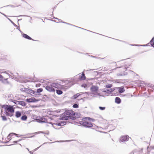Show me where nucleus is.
<instances>
[{
  "label": "nucleus",
  "mask_w": 154,
  "mask_h": 154,
  "mask_svg": "<svg viewBox=\"0 0 154 154\" xmlns=\"http://www.w3.org/2000/svg\"><path fill=\"white\" fill-rule=\"evenodd\" d=\"M151 151L152 152H154V146L152 147Z\"/></svg>",
  "instance_id": "nucleus-29"
},
{
  "label": "nucleus",
  "mask_w": 154,
  "mask_h": 154,
  "mask_svg": "<svg viewBox=\"0 0 154 154\" xmlns=\"http://www.w3.org/2000/svg\"><path fill=\"white\" fill-rule=\"evenodd\" d=\"M21 115V113L19 111H17L15 112V116L17 118L20 117Z\"/></svg>",
  "instance_id": "nucleus-14"
},
{
  "label": "nucleus",
  "mask_w": 154,
  "mask_h": 154,
  "mask_svg": "<svg viewBox=\"0 0 154 154\" xmlns=\"http://www.w3.org/2000/svg\"><path fill=\"white\" fill-rule=\"evenodd\" d=\"M73 107L74 108H77L78 107V105L76 104H75L73 105Z\"/></svg>",
  "instance_id": "nucleus-24"
},
{
  "label": "nucleus",
  "mask_w": 154,
  "mask_h": 154,
  "mask_svg": "<svg viewBox=\"0 0 154 154\" xmlns=\"http://www.w3.org/2000/svg\"><path fill=\"white\" fill-rule=\"evenodd\" d=\"M134 152L133 151L131 152L129 154H134Z\"/></svg>",
  "instance_id": "nucleus-31"
},
{
  "label": "nucleus",
  "mask_w": 154,
  "mask_h": 154,
  "mask_svg": "<svg viewBox=\"0 0 154 154\" xmlns=\"http://www.w3.org/2000/svg\"><path fill=\"white\" fill-rule=\"evenodd\" d=\"M112 86V84H107L106 86V87L107 88H110Z\"/></svg>",
  "instance_id": "nucleus-23"
},
{
  "label": "nucleus",
  "mask_w": 154,
  "mask_h": 154,
  "mask_svg": "<svg viewBox=\"0 0 154 154\" xmlns=\"http://www.w3.org/2000/svg\"><path fill=\"white\" fill-rule=\"evenodd\" d=\"M75 115L74 112L72 110H66L62 114V119L67 120L69 119H72L74 117Z\"/></svg>",
  "instance_id": "nucleus-2"
},
{
  "label": "nucleus",
  "mask_w": 154,
  "mask_h": 154,
  "mask_svg": "<svg viewBox=\"0 0 154 154\" xmlns=\"http://www.w3.org/2000/svg\"><path fill=\"white\" fill-rule=\"evenodd\" d=\"M98 89V87L95 86H93L91 88V90L93 93L97 92Z\"/></svg>",
  "instance_id": "nucleus-9"
},
{
  "label": "nucleus",
  "mask_w": 154,
  "mask_h": 154,
  "mask_svg": "<svg viewBox=\"0 0 154 154\" xmlns=\"http://www.w3.org/2000/svg\"><path fill=\"white\" fill-rule=\"evenodd\" d=\"M38 100H36L34 98L27 99L26 101L28 103L35 102L38 101Z\"/></svg>",
  "instance_id": "nucleus-8"
},
{
  "label": "nucleus",
  "mask_w": 154,
  "mask_h": 154,
  "mask_svg": "<svg viewBox=\"0 0 154 154\" xmlns=\"http://www.w3.org/2000/svg\"><path fill=\"white\" fill-rule=\"evenodd\" d=\"M99 108L101 110H103L105 108V107H102L100 106L99 107Z\"/></svg>",
  "instance_id": "nucleus-26"
},
{
  "label": "nucleus",
  "mask_w": 154,
  "mask_h": 154,
  "mask_svg": "<svg viewBox=\"0 0 154 154\" xmlns=\"http://www.w3.org/2000/svg\"><path fill=\"white\" fill-rule=\"evenodd\" d=\"M21 119L23 120H26L27 119V117L26 115H25L22 116Z\"/></svg>",
  "instance_id": "nucleus-18"
},
{
  "label": "nucleus",
  "mask_w": 154,
  "mask_h": 154,
  "mask_svg": "<svg viewBox=\"0 0 154 154\" xmlns=\"http://www.w3.org/2000/svg\"><path fill=\"white\" fill-rule=\"evenodd\" d=\"M17 137V134L14 133H10L7 137V139L8 140H10L14 138L15 136Z\"/></svg>",
  "instance_id": "nucleus-6"
},
{
  "label": "nucleus",
  "mask_w": 154,
  "mask_h": 154,
  "mask_svg": "<svg viewBox=\"0 0 154 154\" xmlns=\"http://www.w3.org/2000/svg\"><path fill=\"white\" fill-rule=\"evenodd\" d=\"M52 86L54 87L58 88V89H62L63 88V86L60 85L58 83H53L52 84Z\"/></svg>",
  "instance_id": "nucleus-7"
},
{
  "label": "nucleus",
  "mask_w": 154,
  "mask_h": 154,
  "mask_svg": "<svg viewBox=\"0 0 154 154\" xmlns=\"http://www.w3.org/2000/svg\"><path fill=\"white\" fill-rule=\"evenodd\" d=\"M2 78H3V76L2 75H0V79Z\"/></svg>",
  "instance_id": "nucleus-34"
},
{
  "label": "nucleus",
  "mask_w": 154,
  "mask_h": 154,
  "mask_svg": "<svg viewBox=\"0 0 154 154\" xmlns=\"http://www.w3.org/2000/svg\"><path fill=\"white\" fill-rule=\"evenodd\" d=\"M82 87H84L85 88L87 87V85L86 84H83L82 85Z\"/></svg>",
  "instance_id": "nucleus-28"
},
{
  "label": "nucleus",
  "mask_w": 154,
  "mask_h": 154,
  "mask_svg": "<svg viewBox=\"0 0 154 154\" xmlns=\"http://www.w3.org/2000/svg\"><path fill=\"white\" fill-rule=\"evenodd\" d=\"M18 141H14V142L15 143H17V142H18Z\"/></svg>",
  "instance_id": "nucleus-36"
},
{
  "label": "nucleus",
  "mask_w": 154,
  "mask_h": 154,
  "mask_svg": "<svg viewBox=\"0 0 154 154\" xmlns=\"http://www.w3.org/2000/svg\"><path fill=\"white\" fill-rule=\"evenodd\" d=\"M37 133H42V134L45 133L43 131H39V132H38Z\"/></svg>",
  "instance_id": "nucleus-30"
},
{
  "label": "nucleus",
  "mask_w": 154,
  "mask_h": 154,
  "mask_svg": "<svg viewBox=\"0 0 154 154\" xmlns=\"http://www.w3.org/2000/svg\"><path fill=\"white\" fill-rule=\"evenodd\" d=\"M107 90V91H109V90H108V89H107V90Z\"/></svg>",
  "instance_id": "nucleus-39"
},
{
  "label": "nucleus",
  "mask_w": 154,
  "mask_h": 154,
  "mask_svg": "<svg viewBox=\"0 0 154 154\" xmlns=\"http://www.w3.org/2000/svg\"><path fill=\"white\" fill-rule=\"evenodd\" d=\"M41 85V84L40 83L37 84L35 85V87H40Z\"/></svg>",
  "instance_id": "nucleus-27"
},
{
  "label": "nucleus",
  "mask_w": 154,
  "mask_h": 154,
  "mask_svg": "<svg viewBox=\"0 0 154 154\" xmlns=\"http://www.w3.org/2000/svg\"><path fill=\"white\" fill-rule=\"evenodd\" d=\"M110 90H111V91H110V92H112V91H113L112 89H110Z\"/></svg>",
  "instance_id": "nucleus-35"
},
{
  "label": "nucleus",
  "mask_w": 154,
  "mask_h": 154,
  "mask_svg": "<svg viewBox=\"0 0 154 154\" xmlns=\"http://www.w3.org/2000/svg\"><path fill=\"white\" fill-rule=\"evenodd\" d=\"M2 117L3 119H5V120H6V117H5V116H2Z\"/></svg>",
  "instance_id": "nucleus-33"
},
{
  "label": "nucleus",
  "mask_w": 154,
  "mask_h": 154,
  "mask_svg": "<svg viewBox=\"0 0 154 154\" xmlns=\"http://www.w3.org/2000/svg\"><path fill=\"white\" fill-rule=\"evenodd\" d=\"M29 152L31 154H33V152H31V151H30Z\"/></svg>",
  "instance_id": "nucleus-37"
},
{
  "label": "nucleus",
  "mask_w": 154,
  "mask_h": 154,
  "mask_svg": "<svg viewBox=\"0 0 154 154\" xmlns=\"http://www.w3.org/2000/svg\"><path fill=\"white\" fill-rule=\"evenodd\" d=\"M80 79L82 80H85L86 79V77L85 76L84 73L83 72L82 73V76L80 77Z\"/></svg>",
  "instance_id": "nucleus-13"
},
{
  "label": "nucleus",
  "mask_w": 154,
  "mask_h": 154,
  "mask_svg": "<svg viewBox=\"0 0 154 154\" xmlns=\"http://www.w3.org/2000/svg\"><path fill=\"white\" fill-rule=\"evenodd\" d=\"M45 89L48 91L50 92H54L55 89L54 88V87L52 86V84L46 86Z\"/></svg>",
  "instance_id": "nucleus-5"
},
{
  "label": "nucleus",
  "mask_w": 154,
  "mask_h": 154,
  "mask_svg": "<svg viewBox=\"0 0 154 154\" xmlns=\"http://www.w3.org/2000/svg\"><path fill=\"white\" fill-rule=\"evenodd\" d=\"M19 104L20 105L23 106H25L26 105L24 102L22 101H20Z\"/></svg>",
  "instance_id": "nucleus-16"
},
{
  "label": "nucleus",
  "mask_w": 154,
  "mask_h": 154,
  "mask_svg": "<svg viewBox=\"0 0 154 154\" xmlns=\"http://www.w3.org/2000/svg\"><path fill=\"white\" fill-rule=\"evenodd\" d=\"M2 107L4 109L5 113L7 116L11 117L13 116L15 109L13 106L3 105L2 106Z\"/></svg>",
  "instance_id": "nucleus-1"
},
{
  "label": "nucleus",
  "mask_w": 154,
  "mask_h": 154,
  "mask_svg": "<svg viewBox=\"0 0 154 154\" xmlns=\"http://www.w3.org/2000/svg\"><path fill=\"white\" fill-rule=\"evenodd\" d=\"M129 137L128 135L122 136L119 139V141L122 142L127 141L129 140Z\"/></svg>",
  "instance_id": "nucleus-4"
},
{
  "label": "nucleus",
  "mask_w": 154,
  "mask_h": 154,
  "mask_svg": "<svg viewBox=\"0 0 154 154\" xmlns=\"http://www.w3.org/2000/svg\"><path fill=\"white\" fill-rule=\"evenodd\" d=\"M122 69H124L125 70H126V69H127L125 67H122Z\"/></svg>",
  "instance_id": "nucleus-32"
},
{
  "label": "nucleus",
  "mask_w": 154,
  "mask_h": 154,
  "mask_svg": "<svg viewBox=\"0 0 154 154\" xmlns=\"http://www.w3.org/2000/svg\"><path fill=\"white\" fill-rule=\"evenodd\" d=\"M26 91L28 93L30 94H35V92L32 89H28Z\"/></svg>",
  "instance_id": "nucleus-11"
},
{
  "label": "nucleus",
  "mask_w": 154,
  "mask_h": 154,
  "mask_svg": "<svg viewBox=\"0 0 154 154\" xmlns=\"http://www.w3.org/2000/svg\"><path fill=\"white\" fill-rule=\"evenodd\" d=\"M23 36L24 38H25L26 39H29V40H33L29 36L27 35V34H23Z\"/></svg>",
  "instance_id": "nucleus-10"
},
{
  "label": "nucleus",
  "mask_w": 154,
  "mask_h": 154,
  "mask_svg": "<svg viewBox=\"0 0 154 154\" xmlns=\"http://www.w3.org/2000/svg\"><path fill=\"white\" fill-rule=\"evenodd\" d=\"M34 135H33V136L32 135V136H30V137H34Z\"/></svg>",
  "instance_id": "nucleus-38"
},
{
  "label": "nucleus",
  "mask_w": 154,
  "mask_h": 154,
  "mask_svg": "<svg viewBox=\"0 0 154 154\" xmlns=\"http://www.w3.org/2000/svg\"><path fill=\"white\" fill-rule=\"evenodd\" d=\"M91 119L89 117L83 118L81 121L79 122V124L85 127L91 128L93 126V125L90 121Z\"/></svg>",
  "instance_id": "nucleus-3"
},
{
  "label": "nucleus",
  "mask_w": 154,
  "mask_h": 154,
  "mask_svg": "<svg viewBox=\"0 0 154 154\" xmlns=\"http://www.w3.org/2000/svg\"><path fill=\"white\" fill-rule=\"evenodd\" d=\"M154 37L152 38L151 41H150V43L151 45L153 47H154Z\"/></svg>",
  "instance_id": "nucleus-17"
},
{
  "label": "nucleus",
  "mask_w": 154,
  "mask_h": 154,
  "mask_svg": "<svg viewBox=\"0 0 154 154\" xmlns=\"http://www.w3.org/2000/svg\"><path fill=\"white\" fill-rule=\"evenodd\" d=\"M43 91V89L40 88L39 89H38L37 90V93H40Z\"/></svg>",
  "instance_id": "nucleus-20"
},
{
  "label": "nucleus",
  "mask_w": 154,
  "mask_h": 154,
  "mask_svg": "<svg viewBox=\"0 0 154 154\" xmlns=\"http://www.w3.org/2000/svg\"><path fill=\"white\" fill-rule=\"evenodd\" d=\"M115 102L118 104H119L121 103V100L119 97H116L115 99Z\"/></svg>",
  "instance_id": "nucleus-12"
},
{
  "label": "nucleus",
  "mask_w": 154,
  "mask_h": 154,
  "mask_svg": "<svg viewBox=\"0 0 154 154\" xmlns=\"http://www.w3.org/2000/svg\"><path fill=\"white\" fill-rule=\"evenodd\" d=\"M8 79H5L4 80H1V81H2V82L3 83H8V82L7 81V80H8Z\"/></svg>",
  "instance_id": "nucleus-21"
},
{
  "label": "nucleus",
  "mask_w": 154,
  "mask_h": 154,
  "mask_svg": "<svg viewBox=\"0 0 154 154\" xmlns=\"http://www.w3.org/2000/svg\"><path fill=\"white\" fill-rule=\"evenodd\" d=\"M80 94L79 93H77L76 94L74 95L73 96V99H76L77 97Z\"/></svg>",
  "instance_id": "nucleus-22"
},
{
  "label": "nucleus",
  "mask_w": 154,
  "mask_h": 154,
  "mask_svg": "<svg viewBox=\"0 0 154 154\" xmlns=\"http://www.w3.org/2000/svg\"><path fill=\"white\" fill-rule=\"evenodd\" d=\"M56 92L58 94H61L63 93V92L60 90H56Z\"/></svg>",
  "instance_id": "nucleus-19"
},
{
  "label": "nucleus",
  "mask_w": 154,
  "mask_h": 154,
  "mask_svg": "<svg viewBox=\"0 0 154 154\" xmlns=\"http://www.w3.org/2000/svg\"><path fill=\"white\" fill-rule=\"evenodd\" d=\"M20 101H17V100H14V101H13L15 104H19Z\"/></svg>",
  "instance_id": "nucleus-25"
},
{
  "label": "nucleus",
  "mask_w": 154,
  "mask_h": 154,
  "mask_svg": "<svg viewBox=\"0 0 154 154\" xmlns=\"http://www.w3.org/2000/svg\"><path fill=\"white\" fill-rule=\"evenodd\" d=\"M124 88L120 87L119 88V92L120 93H122L125 91Z\"/></svg>",
  "instance_id": "nucleus-15"
}]
</instances>
